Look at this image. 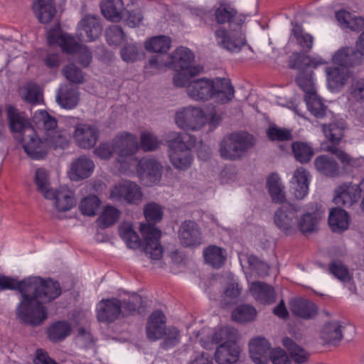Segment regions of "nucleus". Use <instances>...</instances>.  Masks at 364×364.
Returning a JSON list of instances; mask_svg holds the SVG:
<instances>
[{"instance_id":"a19ab883","label":"nucleus","mask_w":364,"mask_h":364,"mask_svg":"<svg viewBox=\"0 0 364 364\" xmlns=\"http://www.w3.org/2000/svg\"><path fill=\"white\" fill-rule=\"evenodd\" d=\"M144 303L142 297L136 294H133L128 299L122 300V315L127 316L135 313L145 312L146 306Z\"/></svg>"},{"instance_id":"bb28decb","label":"nucleus","mask_w":364,"mask_h":364,"mask_svg":"<svg viewBox=\"0 0 364 364\" xmlns=\"http://www.w3.org/2000/svg\"><path fill=\"white\" fill-rule=\"evenodd\" d=\"M251 295L262 304H271L275 301L273 287L262 282H253L250 287Z\"/></svg>"},{"instance_id":"c85d7f7f","label":"nucleus","mask_w":364,"mask_h":364,"mask_svg":"<svg viewBox=\"0 0 364 364\" xmlns=\"http://www.w3.org/2000/svg\"><path fill=\"white\" fill-rule=\"evenodd\" d=\"M32 8L35 16L41 23H50L56 14L55 5L53 0H35Z\"/></svg>"},{"instance_id":"69168bd1","label":"nucleus","mask_w":364,"mask_h":364,"mask_svg":"<svg viewBox=\"0 0 364 364\" xmlns=\"http://www.w3.org/2000/svg\"><path fill=\"white\" fill-rule=\"evenodd\" d=\"M161 141L151 132H142L140 136V146L144 151H154L161 145Z\"/></svg>"},{"instance_id":"20e7f679","label":"nucleus","mask_w":364,"mask_h":364,"mask_svg":"<svg viewBox=\"0 0 364 364\" xmlns=\"http://www.w3.org/2000/svg\"><path fill=\"white\" fill-rule=\"evenodd\" d=\"M165 141L172 166L179 171L189 168L193 161L191 150L196 144V137L188 133L169 132Z\"/></svg>"},{"instance_id":"de8ad7c7","label":"nucleus","mask_w":364,"mask_h":364,"mask_svg":"<svg viewBox=\"0 0 364 364\" xmlns=\"http://www.w3.org/2000/svg\"><path fill=\"white\" fill-rule=\"evenodd\" d=\"M119 235L124 242L127 244V247L131 249H137L141 246L143 247L144 241L141 242V240L137 233L133 230L130 224H122L119 229ZM144 253V250L142 249Z\"/></svg>"},{"instance_id":"052dcab7","label":"nucleus","mask_w":364,"mask_h":364,"mask_svg":"<svg viewBox=\"0 0 364 364\" xmlns=\"http://www.w3.org/2000/svg\"><path fill=\"white\" fill-rule=\"evenodd\" d=\"M292 34L297 43L306 52H309L311 49L314 38L311 35L304 33L301 26L295 24L292 29Z\"/></svg>"},{"instance_id":"0e129e2a","label":"nucleus","mask_w":364,"mask_h":364,"mask_svg":"<svg viewBox=\"0 0 364 364\" xmlns=\"http://www.w3.org/2000/svg\"><path fill=\"white\" fill-rule=\"evenodd\" d=\"M62 73L65 77L70 82L75 84H82L85 82V77L80 68L75 64H69L65 66Z\"/></svg>"},{"instance_id":"423d86ee","label":"nucleus","mask_w":364,"mask_h":364,"mask_svg":"<svg viewBox=\"0 0 364 364\" xmlns=\"http://www.w3.org/2000/svg\"><path fill=\"white\" fill-rule=\"evenodd\" d=\"M174 120L179 128L185 131L196 132L205 126L207 117L200 107L188 106L176 111Z\"/></svg>"},{"instance_id":"4d7b16f0","label":"nucleus","mask_w":364,"mask_h":364,"mask_svg":"<svg viewBox=\"0 0 364 364\" xmlns=\"http://www.w3.org/2000/svg\"><path fill=\"white\" fill-rule=\"evenodd\" d=\"M72 51L66 52L70 55H75L78 62L83 66L87 67L89 65L92 60V52L87 47L81 43H78L73 41V46H70Z\"/></svg>"},{"instance_id":"6e6552de","label":"nucleus","mask_w":364,"mask_h":364,"mask_svg":"<svg viewBox=\"0 0 364 364\" xmlns=\"http://www.w3.org/2000/svg\"><path fill=\"white\" fill-rule=\"evenodd\" d=\"M301 211L298 204L285 203L274 213V224L282 231L291 234L296 230L298 213Z\"/></svg>"},{"instance_id":"f3484780","label":"nucleus","mask_w":364,"mask_h":364,"mask_svg":"<svg viewBox=\"0 0 364 364\" xmlns=\"http://www.w3.org/2000/svg\"><path fill=\"white\" fill-rule=\"evenodd\" d=\"M98 134V130L95 126L79 124L75 127L74 138L80 147L90 149L95 145Z\"/></svg>"},{"instance_id":"680f3d73","label":"nucleus","mask_w":364,"mask_h":364,"mask_svg":"<svg viewBox=\"0 0 364 364\" xmlns=\"http://www.w3.org/2000/svg\"><path fill=\"white\" fill-rule=\"evenodd\" d=\"M180 332L174 326L166 328L163 334V341L161 343V348L165 350L173 348L178 344L180 341Z\"/></svg>"},{"instance_id":"603ef678","label":"nucleus","mask_w":364,"mask_h":364,"mask_svg":"<svg viewBox=\"0 0 364 364\" xmlns=\"http://www.w3.org/2000/svg\"><path fill=\"white\" fill-rule=\"evenodd\" d=\"M238 337L237 331L232 327L225 326L216 331L212 336L211 339L213 343H235Z\"/></svg>"},{"instance_id":"473e14b6","label":"nucleus","mask_w":364,"mask_h":364,"mask_svg":"<svg viewBox=\"0 0 364 364\" xmlns=\"http://www.w3.org/2000/svg\"><path fill=\"white\" fill-rule=\"evenodd\" d=\"M228 135L231 140L230 142L233 144L235 149L237 150L238 154H240V159H242L245 155L246 152L253 147L255 144L253 136L247 132H232L228 134Z\"/></svg>"},{"instance_id":"5fc2aeb1","label":"nucleus","mask_w":364,"mask_h":364,"mask_svg":"<svg viewBox=\"0 0 364 364\" xmlns=\"http://www.w3.org/2000/svg\"><path fill=\"white\" fill-rule=\"evenodd\" d=\"M257 311L252 306L248 304L237 306L232 312L233 320L240 323H247L255 319Z\"/></svg>"},{"instance_id":"ea45409f","label":"nucleus","mask_w":364,"mask_h":364,"mask_svg":"<svg viewBox=\"0 0 364 364\" xmlns=\"http://www.w3.org/2000/svg\"><path fill=\"white\" fill-rule=\"evenodd\" d=\"M41 144H43L46 149V154L40 159H43L48 153V146L53 147V149H64L68 146V137L63 134L58 132H52L46 134L44 141H42L38 136V139Z\"/></svg>"},{"instance_id":"4be33fe9","label":"nucleus","mask_w":364,"mask_h":364,"mask_svg":"<svg viewBox=\"0 0 364 364\" xmlns=\"http://www.w3.org/2000/svg\"><path fill=\"white\" fill-rule=\"evenodd\" d=\"M240 353L236 343H222L216 348L214 358L218 364H235L238 361Z\"/></svg>"},{"instance_id":"a878e982","label":"nucleus","mask_w":364,"mask_h":364,"mask_svg":"<svg viewBox=\"0 0 364 364\" xmlns=\"http://www.w3.org/2000/svg\"><path fill=\"white\" fill-rule=\"evenodd\" d=\"M289 309L294 315L310 319L317 314L316 306L309 300L298 297L289 301Z\"/></svg>"},{"instance_id":"aec40b11","label":"nucleus","mask_w":364,"mask_h":364,"mask_svg":"<svg viewBox=\"0 0 364 364\" xmlns=\"http://www.w3.org/2000/svg\"><path fill=\"white\" fill-rule=\"evenodd\" d=\"M316 171L328 178H336L341 175L338 163L331 156L321 154L316 156L314 161Z\"/></svg>"},{"instance_id":"bf43d9fd","label":"nucleus","mask_w":364,"mask_h":364,"mask_svg":"<svg viewBox=\"0 0 364 364\" xmlns=\"http://www.w3.org/2000/svg\"><path fill=\"white\" fill-rule=\"evenodd\" d=\"M296 82L299 87L305 92V95H309L316 92L314 83L313 70L299 72Z\"/></svg>"},{"instance_id":"0eeeda50","label":"nucleus","mask_w":364,"mask_h":364,"mask_svg":"<svg viewBox=\"0 0 364 364\" xmlns=\"http://www.w3.org/2000/svg\"><path fill=\"white\" fill-rule=\"evenodd\" d=\"M214 35L217 45L228 52L237 53L246 43L242 27L234 26L227 29L220 26L214 31Z\"/></svg>"},{"instance_id":"dca6fc26","label":"nucleus","mask_w":364,"mask_h":364,"mask_svg":"<svg viewBox=\"0 0 364 364\" xmlns=\"http://www.w3.org/2000/svg\"><path fill=\"white\" fill-rule=\"evenodd\" d=\"M272 350L269 343L264 338H255L249 343L250 355L256 364H267Z\"/></svg>"},{"instance_id":"7c9ffc66","label":"nucleus","mask_w":364,"mask_h":364,"mask_svg":"<svg viewBox=\"0 0 364 364\" xmlns=\"http://www.w3.org/2000/svg\"><path fill=\"white\" fill-rule=\"evenodd\" d=\"M72 324L68 321H58L47 328L48 338L52 343H59L68 337L72 332Z\"/></svg>"},{"instance_id":"7ed1b4c3","label":"nucleus","mask_w":364,"mask_h":364,"mask_svg":"<svg viewBox=\"0 0 364 364\" xmlns=\"http://www.w3.org/2000/svg\"><path fill=\"white\" fill-rule=\"evenodd\" d=\"M144 214L148 221L146 224H141L140 232L144 238L143 250L149 258L158 260L163 255V247L159 242L161 232L151 223H157L162 219V207L156 203H149L144 208Z\"/></svg>"},{"instance_id":"9b49d317","label":"nucleus","mask_w":364,"mask_h":364,"mask_svg":"<svg viewBox=\"0 0 364 364\" xmlns=\"http://www.w3.org/2000/svg\"><path fill=\"white\" fill-rule=\"evenodd\" d=\"M102 25L99 16L87 14L78 23L77 36L80 41H92L102 33Z\"/></svg>"},{"instance_id":"4468645a","label":"nucleus","mask_w":364,"mask_h":364,"mask_svg":"<svg viewBox=\"0 0 364 364\" xmlns=\"http://www.w3.org/2000/svg\"><path fill=\"white\" fill-rule=\"evenodd\" d=\"M166 318L161 310L153 311L148 318L146 325V338L150 341L161 339L165 333Z\"/></svg>"},{"instance_id":"3c124183","label":"nucleus","mask_w":364,"mask_h":364,"mask_svg":"<svg viewBox=\"0 0 364 364\" xmlns=\"http://www.w3.org/2000/svg\"><path fill=\"white\" fill-rule=\"evenodd\" d=\"M47 39L49 45H58L65 53L72 51L70 46H73L75 40L74 38L67 34H58L55 30H50L48 32Z\"/></svg>"},{"instance_id":"c9c22d12","label":"nucleus","mask_w":364,"mask_h":364,"mask_svg":"<svg viewBox=\"0 0 364 364\" xmlns=\"http://www.w3.org/2000/svg\"><path fill=\"white\" fill-rule=\"evenodd\" d=\"M328 224L333 232H341L347 230L349 225L347 212L339 207L332 208L328 216Z\"/></svg>"},{"instance_id":"412c9836","label":"nucleus","mask_w":364,"mask_h":364,"mask_svg":"<svg viewBox=\"0 0 364 364\" xmlns=\"http://www.w3.org/2000/svg\"><path fill=\"white\" fill-rule=\"evenodd\" d=\"M112 141L115 153L120 156L134 155L139 149L137 138L131 134L118 135Z\"/></svg>"},{"instance_id":"f257e3e1","label":"nucleus","mask_w":364,"mask_h":364,"mask_svg":"<svg viewBox=\"0 0 364 364\" xmlns=\"http://www.w3.org/2000/svg\"><path fill=\"white\" fill-rule=\"evenodd\" d=\"M14 290L21 295L16 316L24 323L32 326L42 324L48 318L45 303L57 299L62 293L60 284L51 279L28 277L17 278L0 275V290Z\"/></svg>"},{"instance_id":"72a5a7b5","label":"nucleus","mask_w":364,"mask_h":364,"mask_svg":"<svg viewBox=\"0 0 364 364\" xmlns=\"http://www.w3.org/2000/svg\"><path fill=\"white\" fill-rule=\"evenodd\" d=\"M328 85L331 90L341 88L347 82L349 74L343 67H327L326 68Z\"/></svg>"},{"instance_id":"79ce46f5","label":"nucleus","mask_w":364,"mask_h":364,"mask_svg":"<svg viewBox=\"0 0 364 364\" xmlns=\"http://www.w3.org/2000/svg\"><path fill=\"white\" fill-rule=\"evenodd\" d=\"M267 187L273 202L282 203L285 201V193L281 179L276 173L271 174L267 181Z\"/></svg>"},{"instance_id":"8fccbe9b","label":"nucleus","mask_w":364,"mask_h":364,"mask_svg":"<svg viewBox=\"0 0 364 364\" xmlns=\"http://www.w3.org/2000/svg\"><path fill=\"white\" fill-rule=\"evenodd\" d=\"M171 44L169 37L158 36L149 39L145 43V48L148 51L164 54L169 50Z\"/></svg>"},{"instance_id":"cd10ccee","label":"nucleus","mask_w":364,"mask_h":364,"mask_svg":"<svg viewBox=\"0 0 364 364\" xmlns=\"http://www.w3.org/2000/svg\"><path fill=\"white\" fill-rule=\"evenodd\" d=\"M215 18L218 24L228 23L229 28L237 26L241 28L244 23V19L241 17H237V11L228 4H221L215 11Z\"/></svg>"},{"instance_id":"09e8293b","label":"nucleus","mask_w":364,"mask_h":364,"mask_svg":"<svg viewBox=\"0 0 364 364\" xmlns=\"http://www.w3.org/2000/svg\"><path fill=\"white\" fill-rule=\"evenodd\" d=\"M304 100L309 111L316 118H322L326 114L327 109L316 92L304 95Z\"/></svg>"},{"instance_id":"f704fd0d","label":"nucleus","mask_w":364,"mask_h":364,"mask_svg":"<svg viewBox=\"0 0 364 364\" xmlns=\"http://www.w3.org/2000/svg\"><path fill=\"white\" fill-rule=\"evenodd\" d=\"M80 100V93L77 89L65 86L57 93L56 102L63 108L71 109L75 108Z\"/></svg>"},{"instance_id":"49530a36","label":"nucleus","mask_w":364,"mask_h":364,"mask_svg":"<svg viewBox=\"0 0 364 364\" xmlns=\"http://www.w3.org/2000/svg\"><path fill=\"white\" fill-rule=\"evenodd\" d=\"M119 235L124 242L127 244V247L131 249H137L141 246L143 247L144 241L141 242V240L137 233L133 230L130 224H122L119 229ZM144 253V250L142 249Z\"/></svg>"},{"instance_id":"f8f14e48","label":"nucleus","mask_w":364,"mask_h":364,"mask_svg":"<svg viewBox=\"0 0 364 364\" xmlns=\"http://www.w3.org/2000/svg\"><path fill=\"white\" fill-rule=\"evenodd\" d=\"M178 237L181 244L185 247H196L203 242L200 226L196 222L191 220L181 223Z\"/></svg>"},{"instance_id":"37998d69","label":"nucleus","mask_w":364,"mask_h":364,"mask_svg":"<svg viewBox=\"0 0 364 364\" xmlns=\"http://www.w3.org/2000/svg\"><path fill=\"white\" fill-rule=\"evenodd\" d=\"M291 150L295 159L302 164L310 162L314 155L313 147L304 141L292 142Z\"/></svg>"},{"instance_id":"4c0bfd02","label":"nucleus","mask_w":364,"mask_h":364,"mask_svg":"<svg viewBox=\"0 0 364 364\" xmlns=\"http://www.w3.org/2000/svg\"><path fill=\"white\" fill-rule=\"evenodd\" d=\"M139 167L151 183H156L161 177L162 166L154 159H144Z\"/></svg>"},{"instance_id":"58836bf2","label":"nucleus","mask_w":364,"mask_h":364,"mask_svg":"<svg viewBox=\"0 0 364 364\" xmlns=\"http://www.w3.org/2000/svg\"><path fill=\"white\" fill-rule=\"evenodd\" d=\"M53 193V197L49 199L55 200V208L58 211H68L75 205V200L70 190L61 188L55 190Z\"/></svg>"},{"instance_id":"338daca9","label":"nucleus","mask_w":364,"mask_h":364,"mask_svg":"<svg viewBox=\"0 0 364 364\" xmlns=\"http://www.w3.org/2000/svg\"><path fill=\"white\" fill-rule=\"evenodd\" d=\"M267 135L271 141H289L293 138L291 131L286 128H280L276 125L270 126L267 131Z\"/></svg>"},{"instance_id":"b1692460","label":"nucleus","mask_w":364,"mask_h":364,"mask_svg":"<svg viewBox=\"0 0 364 364\" xmlns=\"http://www.w3.org/2000/svg\"><path fill=\"white\" fill-rule=\"evenodd\" d=\"M291 183L294 197L299 200L303 199L309 191V173L302 167L297 168Z\"/></svg>"},{"instance_id":"e433bc0d","label":"nucleus","mask_w":364,"mask_h":364,"mask_svg":"<svg viewBox=\"0 0 364 364\" xmlns=\"http://www.w3.org/2000/svg\"><path fill=\"white\" fill-rule=\"evenodd\" d=\"M282 344L288 350L294 363L304 364L309 360L310 353L290 338L286 337L283 338Z\"/></svg>"},{"instance_id":"5701e85b","label":"nucleus","mask_w":364,"mask_h":364,"mask_svg":"<svg viewBox=\"0 0 364 364\" xmlns=\"http://www.w3.org/2000/svg\"><path fill=\"white\" fill-rule=\"evenodd\" d=\"M94 168V162L90 158L81 156L72 163L70 177L76 181L87 178L93 172Z\"/></svg>"},{"instance_id":"6e6d98bb","label":"nucleus","mask_w":364,"mask_h":364,"mask_svg":"<svg viewBox=\"0 0 364 364\" xmlns=\"http://www.w3.org/2000/svg\"><path fill=\"white\" fill-rule=\"evenodd\" d=\"M121 212L112 205L105 207L97 221L99 225L102 228L112 226L119 218Z\"/></svg>"},{"instance_id":"ddd939ff","label":"nucleus","mask_w":364,"mask_h":364,"mask_svg":"<svg viewBox=\"0 0 364 364\" xmlns=\"http://www.w3.org/2000/svg\"><path fill=\"white\" fill-rule=\"evenodd\" d=\"M121 300L112 298L101 300L97 306V318L100 322L112 323L122 315Z\"/></svg>"},{"instance_id":"6ab92c4d","label":"nucleus","mask_w":364,"mask_h":364,"mask_svg":"<svg viewBox=\"0 0 364 364\" xmlns=\"http://www.w3.org/2000/svg\"><path fill=\"white\" fill-rule=\"evenodd\" d=\"M188 95L196 101H205L213 97L210 79L200 78L192 80L186 88Z\"/></svg>"},{"instance_id":"e2e57ef3","label":"nucleus","mask_w":364,"mask_h":364,"mask_svg":"<svg viewBox=\"0 0 364 364\" xmlns=\"http://www.w3.org/2000/svg\"><path fill=\"white\" fill-rule=\"evenodd\" d=\"M100 204V199L95 196L84 198L80 204V210L85 215L94 216L97 214Z\"/></svg>"},{"instance_id":"f03ea898","label":"nucleus","mask_w":364,"mask_h":364,"mask_svg":"<svg viewBox=\"0 0 364 364\" xmlns=\"http://www.w3.org/2000/svg\"><path fill=\"white\" fill-rule=\"evenodd\" d=\"M9 127L14 134L15 139L21 144L25 152L32 159L39 160L45 154L46 149L38 139L36 130L23 112L9 105L6 109Z\"/></svg>"},{"instance_id":"a18cd8bd","label":"nucleus","mask_w":364,"mask_h":364,"mask_svg":"<svg viewBox=\"0 0 364 364\" xmlns=\"http://www.w3.org/2000/svg\"><path fill=\"white\" fill-rule=\"evenodd\" d=\"M206 263L214 268H220L225 262L226 255L223 249L217 246H209L203 250Z\"/></svg>"},{"instance_id":"2eb2a0df","label":"nucleus","mask_w":364,"mask_h":364,"mask_svg":"<svg viewBox=\"0 0 364 364\" xmlns=\"http://www.w3.org/2000/svg\"><path fill=\"white\" fill-rule=\"evenodd\" d=\"M333 202L338 206L349 208L359 199V191L356 184L344 183L335 189Z\"/></svg>"},{"instance_id":"c756f323","label":"nucleus","mask_w":364,"mask_h":364,"mask_svg":"<svg viewBox=\"0 0 364 364\" xmlns=\"http://www.w3.org/2000/svg\"><path fill=\"white\" fill-rule=\"evenodd\" d=\"M289 66L292 69H296L299 72H306L316 68L318 65L326 64L322 59H311L301 53H294L289 57Z\"/></svg>"},{"instance_id":"9d476101","label":"nucleus","mask_w":364,"mask_h":364,"mask_svg":"<svg viewBox=\"0 0 364 364\" xmlns=\"http://www.w3.org/2000/svg\"><path fill=\"white\" fill-rule=\"evenodd\" d=\"M110 198L114 201L125 200L129 204L138 205L142 201V193L136 183L126 181L111 188Z\"/></svg>"},{"instance_id":"13d9d810","label":"nucleus","mask_w":364,"mask_h":364,"mask_svg":"<svg viewBox=\"0 0 364 364\" xmlns=\"http://www.w3.org/2000/svg\"><path fill=\"white\" fill-rule=\"evenodd\" d=\"M230 138L226 134L219 144V152L220 156L226 160L237 161L240 159V154L235 149L232 143H230Z\"/></svg>"},{"instance_id":"2f4dec72","label":"nucleus","mask_w":364,"mask_h":364,"mask_svg":"<svg viewBox=\"0 0 364 364\" xmlns=\"http://www.w3.org/2000/svg\"><path fill=\"white\" fill-rule=\"evenodd\" d=\"M100 9L102 15L111 21L118 22L123 18L124 7L122 0H102Z\"/></svg>"},{"instance_id":"393cba45","label":"nucleus","mask_w":364,"mask_h":364,"mask_svg":"<svg viewBox=\"0 0 364 364\" xmlns=\"http://www.w3.org/2000/svg\"><path fill=\"white\" fill-rule=\"evenodd\" d=\"M333 63L341 67H354L362 62L360 53L352 47L342 48L332 56Z\"/></svg>"},{"instance_id":"864d4df0","label":"nucleus","mask_w":364,"mask_h":364,"mask_svg":"<svg viewBox=\"0 0 364 364\" xmlns=\"http://www.w3.org/2000/svg\"><path fill=\"white\" fill-rule=\"evenodd\" d=\"M35 182L38 191L47 198L53 197L54 189L50 188V182L48 179V173L43 168H38L36 171Z\"/></svg>"},{"instance_id":"c03bdc74","label":"nucleus","mask_w":364,"mask_h":364,"mask_svg":"<svg viewBox=\"0 0 364 364\" xmlns=\"http://www.w3.org/2000/svg\"><path fill=\"white\" fill-rule=\"evenodd\" d=\"M341 325L339 321L326 323L321 331V338L330 344H336L343 338Z\"/></svg>"},{"instance_id":"774afa93","label":"nucleus","mask_w":364,"mask_h":364,"mask_svg":"<svg viewBox=\"0 0 364 364\" xmlns=\"http://www.w3.org/2000/svg\"><path fill=\"white\" fill-rule=\"evenodd\" d=\"M23 100L31 104H38L43 100V94L41 87L35 83H29L25 87Z\"/></svg>"},{"instance_id":"1a4fd4ad","label":"nucleus","mask_w":364,"mask_h":364,"mask_svg":"<svg viewBox=\"0 0 364 364\" xmlns=\"http://www.w3.org/2000/svg\"><path fill=\"white\" fill-rule=\"evenodd\" d=\"M167 58L169 60L165 63L166 66L173 67L176 70H188L189 75L192 77H196L203 70L200 65H192L194 55L187 48L179 47Z\"/></svg>"},{"instance_id":"a211bd4d","label":"nucleus","mask_w":364,"mask_h":364,"mask_svg":"<svg viewBox=\"0 0 364 364\" xmlns=\"http://www.w3.org/2000/svg\"><path fill=\"white\" fill-rule=\"evenodd\" d=\"M324 211L321 205L316 204L315 210L307 212L301 215L297 220L296 230H299L304 235L312 233L318 230L320 220L323 216Z\"/></svg>"},{"instance_id":"39448f33","label":"nucleus","mask_w":364,"mask_h":364,"mask_svg":"<svg viewBox=\"0 0 364 364\" xmlns=\"http://www.w3.org/2000/svg\"><path fill=\"white\" fill-rule=\"evenodd\" d=\"M323 132L325 136L331 141V145H327L324 150L335 155L340 161L342 170L344 172L353 166L355 160L346 152L336 146L344 136L346 128L343 121H336L328 125L323 124Z\"/></svg>"}]
</instances>
